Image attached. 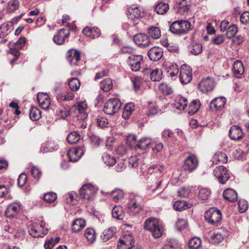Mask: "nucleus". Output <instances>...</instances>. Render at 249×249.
I'll return each mask as SVG.
<instances>
[{"label": "nucleus", "instance_id": "a19ab883", "mask_svg": "<svg viewBox=\"0 0 249 249\" xmlns=\"http://www.w3.org/2000/svg\"><path fill=\"white\" fill-rule=\"evenodd\" d=\"M189 49L190 52L194 55H198L202 51V46L197 43H192L189 46Z\"/></svg>", "mask_w": 249, "mask_h": 249}, {"label": "nucleus", "instance_id": "412c9836", "mask_svg": "<svg viewBox=\"0 0 249 249\" xmlns=\"http://www.w3.org/2000/svg\"><path fill=\"white\" fill-rule=\"evenodd\" d=\"M70 36L69 32L66 29H61L59 30L57 35L53 36L54 42L58 45H62L65 42V39Z\"/></svg>", "mask_w": 249, "mask_h": 249}, {"label": "nucleus", "instance_id": "393cba45", "mask_svg": "<svg viewBox=\"0 0 249 249\" xmlns=\"http://www.w3.org/2000/svg\"><path fill=\"white\" fill-rule=\"evenodd\" d=\"M233 70L234 75L236 78H241L245 71L242 62L240 60L235 61L233 64Z\"/></svg>", "mask_w": 249, "mask_h": 249}, {"label": "nucleus", "instance_id": "de8ad7c7", "mask_svg": "<svg viewBox=\"0 0 249 249\" xmlns=\"http://www.w3.org/2000/svg\"><path fill=\"white\" fill-rule=\"evenodd\" d=\"M102 159L105 163L109 166L113 165L116 163V160L114 157L107 153H104L102 156Z\"/></svg>", "mask_w": 249, "mask_h": 249}, {"label": "nucleus", "instance_id": "0e129e2a", "mask_svg": "<svg viewBox=\"0 0 249 249\" xmlns=\"http://www.w3.org/2000/svg\"><path fill=\"white\" fill-rule=\"evenodd\" d=\"M224 41V36L223 35H218L211 39V42L215 45H220Z\"/></svg>", "mask_w": 249, "mask_h": 249}, {"label": "nucleus", "instance_id": "13d9d810", "mask_svg": "<svg viewBox=\"0 0 249 249\" xmlns=\"http://www.w3.org/2000/svg\"><path fill=\"white\" fill-rule=\"evenodd\" d=\"M44 200L49 203L53 202L57 199V195L53 192H48L43 196Z\"/></svg>", "mask_w": 249, "mask_h": 249}, {"label": "nucleus", "instance_id": "79ce46f5", "mask_svg": "<svg viewBox=\"0 0 249 249\" xmlns=\"http://www.w3.org/2000/svg\"><path fill=\"white\" fill-rule=\"evenodd\" d=\"M84 236L87 238L89 242L92 243L96 239V234L95 231L92 228L87 229L84 233Z\"/></svg>", "mask_w": 249, "mask_h": 249}, {"label": "nucleus", "instance_id": "a211bd4d", "mask_svg": "<svg viewBox=\"0 0 249 249\" xmlns=\"http://www.w3.org/2000/svg\"><path fill=\"white\" fill-rule=\"evenodd\" d=\"M148 55L151 60L158 61L163 56V50L159 47H154L149 50Z\"/></svg>", "mask_w": 249, "mask_h": 249}, {"label": "nucleus", "instance_id": "f704fd0d", "mask_svg": "<svg viewBox=\"0 0 249 249\" xmlns=\"http://www.w3.org/2000/svg\"><path fill=\"white\" fill-rule=\"evenodd\" d=\"M166 69L167 72L172 77L177 75L179 71V67L178 65L170 63L167 64Z\"/></svg>", "mask_w": 249, "mask_h": 249}, {"label": "nucleus", "instance_id": "aec40b11", "mask_svg": "<svg viewBox=\"0 0 249 249\" xmlns=\"http://www.w3.org/2000/svg\"><path fill=\"white\" fill-rule=\"evenodd\" d=\"M244 133L238 125L232 126L229 130V137L233 140H239L243 138Z\"/></svg>", "mask_w": 249, "mask_h": 249}, {"label": "nucleus", "instance_id": "473e14b6", "mask_svg": "<svg viewBox=\"0 0 249 249\" xmlns=\"http://www.w3.org/2000/svg\"><path fill=\"white\" fill-rule=\"evenodd\" d=\"M149 36L154 39L159 38L161 36V31L160 28L156 26H151L147 30Z\"/></svg>", "mask_w": 249, "mask_h": 249}, {"label": "nucleus", "instance_id": "58836bf2", "mask_svg": "<svg viewBox=\"0 0 249 249\" xmlns=\"http://www.w3.org/2000/svg\"><path fill=\"white\" fill-rule=\"evenodd\" d=\"M113 83L110 78H106L100 83V89L104 91H108L112 89Z\"/></svg>", "mask_w": 249, "mask_h": 249}, {"label": "nucleus", "instance_id": "4be33fe9", "mask_svg": "<svg viewBox=\"0 0 249 249\" xmlns=\"http://www.w3.org/2000/svg\"><path fill=\"white\" fill-rule=\"evenodd\" d=\"M83 34L91 39L98 37L101 35L100 30L97 27H86L83 30Z\"/></svg>", "mask_w": 249, "mask_h": 249}, {"label": "nucleus", "instance_id": "bb28decb", "mask_svg": "<svg viewBox=\"0 0 249 249\" xmlns=\"http://www.w3.org/2000/svg\"><path fill=\"white\" fill-rule=\"evenodd\" d=\"M188 102L187 98L182 96H178L176 97L174 103V106L177 109L184 110L188 105Z\"/></svg>", "mask_w": 249, "mask_h": 249}, {"label": "nucleus", "instance_id": "cd10ccee", "mask_svg": "<svg viewBox=\"0 0 249 249\" xmlns=\"http://www.w3.org/2000/svg\"><path fill=\"white\" fill-rule=\"evenodd\" d=\"M86 225L84 219L78 218L73 221L71 225V230L73 232H77L83 229Z\"/></svg>", "mask_w": 249, "mask_h": 249}, {"label": "nucleus", "instance_id": "680f3d73", "mask_svg": "<svg viewBox=\"0 0 249 249\" xmlns=\"http://www.w3.org/2000/svg\"><path fill=\"white\" fill-rule=\"evenodd\" d=\"M76 194L75 192H70L66 195L67 202L72 205H75L77 203V200L75 198Z\"/></svg>", "mask_w": 249, "mask_h": 249}, {"label": "nucleus", "instance_id": "37998d69", "mask_svg": "<svg viewBox=\"0 0 249 249\" xmlns=\"http://www.w3.org/2000/svg\"><path fill=\"white\" fill-rule=\"evenodd\" d=\"M151 180L152 181V184L150 187V190L152 192H155L160 186L162 179L160 176L158 178H156L154 177V175H152Z\"/></svg>", "mask_w": 249, "mask_h": 249}, {"label": "nucleus", "instance_id": "7ed1b4c3", "mask_svg": "<svg viewBox=\"0 0 249 249\" xmlns=\"http://www.w3.org/2000/svg\"><path fill=\"white\" fill-rule=\"evenodd\" d=\"M204 217L209 224L217 226L221 221L222 213L217 208H212L205 212Z\"/></svg>", "mask_w": 249, "mask_h": 249}, {"label": "nucleus", "instance_id": "774afa93", "mask_svg": "<svg viewBox=\"0 0 249 249\" xmlns=\"http://www.w3.org/2000/svg\"><path fill=\"white\" fill-rule=\"evenodd\" d=\"M19 6V2L18 0H10L8 5V8L10 11H14Z\"/></svg>", "mask_w": 249, "mask_h": 249}, {"label": "nucleus", "instance_id": "864d4df0", "mask_svg": "<svg viewBox=\"0 0 249 249\" xmlns=\"http://www.w3.org/2000/svg\"><path fill=\"white\" fill-rule=\"evenodd\" d=\"M150 145H151L153 154H157L158 153L160 152L163 148L162 143L158 141H151V144Z\"/></svg>", "mask_w": 249, "mask_h": 249}, {"label": "nucleus", "instance_id": "6ab92c4d", "mask_svg": "<svg viewBox=\"0 0 249 249\" xmlns=\"http://www.w3.org/2000/svg\"><path fill=\"white\" fill-rule=\"evenodd\" d=\"M36 98L41 108L44 109L48 108L51 104V99L47 94L43 92L39 93L37 95Z\"/></svg>", "mask_w": 249, "mask_h": 249}, {"label": "nucleus", "instance_id": "e2e57ef3", "mask_svg": "<svg viewBox=\"0 0 249 249\" xmlns=\"http://www.w3.org/2000/svg\"><path fill=\"white\" fill-rule=\"evenodd\" d=\"M31 175L35 178L39 179L42 175V172L37 166H33L31 169Z\"/></svg>", "mask_w": 249, "mask_h": 249}, {"label": "nucleus", "instance_id": "9b49d317", "mask_svg": "<svg viewBox=\"0 0 249 249\" xmlns=\"http://www.w3.org/2000/svg\"><path fill=\"white\" fill-rule=\"evenodd\" d=\"M142 60V55L131 54L128 56L126 61L132 71H138L141 69Z\"/></svg>", "mask_w": 249, "mask_h": 249}, {"label": "nucleus", "instance_id": "7c9ffc66", "mask_svg": "<svg viewBox=\"0 0 249 249\" xmlns=\"http://www.w3.org/2000/svg\"><path fill=\"white\" fill-rule=\"evenodd\" d=\"M200 102L198 99L193 100L189 104L188 113L190 115H192L199 110L200 107Z\"/></svg>", "mask_w": 249, "mask_h": 249}, {"label": "nucleus", "instance_id": "a18cd8bd", "mask_svg": "<svg viewBox=\"0 0 249 249\" xmlns=\"http://www.w3.org/2000/svg\"><path fill=\"white\" fill-rule=\"evenodd\" d=\"M115 233L113 229H107L103 231L101 235V237L104 242H106L110 239Z\"/></svg>", "mask_w": 249, "mask_h": 249}, {"label": "nucleus", "instance_id": "5fc2aeb1", "mask_svg": "<svg viewBox=\"0 0 249 249\" xmlns=\"http://www.w3.org/2000/svg\"><path fill=\"white\" fill-rule=\"evenodd\" d=\"M224 239V236L220 233H215L210 238V243L213 244H218Z\"/></svg>", "mask_w": 249, "mask_h": 249}, {"label": "nucleus", "instance_id": "f03ea898", "mask_svg": "<svg viewBox=\"0 0 249 249\" xmlns=\"http://www.w3.org/2000/svg\"><path fill=\"white\" fill-rule=\"evenodd\" d=\"M191 27V23L187 20H177L170 26V31L177 35L182 36L188 33Z\"/></svg>", "mask_w": 249, "mask_h": 249}, {"label": "nucleus", "instance_id": "4468645a", "mask_svg": "<svg viewBox=\"0 0 249 249\" xmlns=\"http://www.w3.org/2000/svg\"><path fill=\"white\" fill-rule=\"evenodd\" d=\"M135 43L138 46L146 48L148 47L150 43L149 37L145 34H138L133 37Z\"/></svg>", "mask_w": 249, "mask_h": 249}, {"label": "nucleus", "instance_id": "6e6d98bb", "mask_svg": "<svg viewBox=\"0 0 249 249\" xmlns=\"http://www.w3.org/2000/svg\"><path fill=\"white\" fill-rule=\"evenodd\" d=\"M201 241L198 237L192 238L188 243V246L191 249H197L201 245Z\"/></svg>", "mask_w": 249, "mask_h": 249}, {"label": "nucleus", "instance_id": "1a4fd4ad", "mask_svg": "<svg viewBox=\"0 0 249 249\" xmlns=\"http://www.w3.org/2000/svg\"><path fill=\"white\" fill-rule=\"evenodd\" d=\"M96 190L91 184H86L82 186L79 190V195L81 198L88 200L92 198Z\"/></svg>", "mask_w": 249, "mask_h": 249}, {"label": "nucleus", "instance_id": "338daca9", "mask_svg": "<svg viewBox=\"0 0 249 249\" xmlns=\"http://www.w3.org/2000/svg\"><path fill=\"white\" fill-rule=\"evenodd\" d=\"M27 180V176L25 173H21L18 177V185L21 187L23 186Z\"/></svg>", "mask_w": 249, "mask_h": 249}, {"label": "nucleus", "instance_id": "4c0bfd02", "mask_svg": "<svg viewBox=\"0 0 249 249\" xmlns=\"http://www.w3.org/2000/svg\"><path fill=\"white\" fill-rule=\"evenodd\" d=\"M152 140L148 138H142L138 141L137 149L144 150L151 144Z\"/></svg>", "mask_w": 249, "mask_h": 249}, {"label": "nucleus", "instance_id": "8fccbe9b", "mask_svg": "<svg viewBox=\"0 0 249 249\" xmlns=\"http://www.w3.org/2000/svg\"><path fill=\"white\" fill-rule=\"evenodd\" d=\"M138 142L137 137L135 135L131 134L127 136L126 143L130 148L137 149Z\"/></svg>", "mask_w": 249, "mask_h": 249}, {"label": "nucleus", "instance_id": "b1692460", "mask_svg": "<svg viewBox=\"0 0 249 249\" xmlns=\"http://www.w3.org/2000/svg\"><path fill=\"white\" fill-rule=\"evenodd\" d=\"M127 15L129 18L134 20L142 17V12L138 6L133 4L127 8Z\"/></svg>", "mask_w": 249, "mask_h": 249}, {"label": "nucleus", "instance_id": "69168bd1", "mask_svg": "<svg viewBox=\"0 0 249 249\" xmlns=\"http://www.w3.org/2000/svg\"><path fill=\"white\" fill-rule=\"evenodd\" d=\"M122 240V242H124L127 244H129L132 246L134 244V239L133 236L131 235V233H128V234H124L123 236L120 239Z\"/></svg>", "mask_w": 249, "mask_h": 249}, {"label": "nucleus", "instance_id": "39448f33", "mask_svg": "<svg viewBox=\"0 0 249 249\" xmlns=\"http://www.w3.org/2000/svg\"><path fill=\"white\" fill-rule=\"evenodd\" d=\"M121 106V102L119 99L110 98L105 103L103 110L106 114L112 115L118 111Z\"/></svg>", "mask_w": 249, "mask_h": 249}, {"label": "nucleus", "instance_id": "ddd939ff", "mask_svg": "<svg viewBox=\"0 0 249 249\" xmlns=\"http://www.w3.org/2000/svg\"><path fill=\"white\" fill-rule=\"evenodd\" d=\"M198 160L194 155H190L184 160L183 169L185 171L191 172L196 169L198 166Z\"/></svg>", "mask_w": 249, "mask_h": 249}, {"label": "nucleus", "instance_id": "3c124183", "mask_svg": "<svg viewBox=\"0 0 249 249\" xmlns=\"http://www.w3.org/2000/svg\"><path fill=\"white\" fill-rule=\"evenodd\" d=\"M69 86L72 91H77L80 87V82L76 78H71L69 80Z\"/></svg>", "mask_w": 249, "mask_h": 249}, {"label": "nucleus", "instance_id": "603ef678", "mask_svg": "<svg viewBox=\"0 0 249 249\" xmlns=\"http://www.w3.org/2000/svg\"><path fill=\"white\" fill-rule=\"evenodd\" d=\"M226 31L227 37L230 39L236 34L238 31V28L235 25L231 24L228 26V28Z\"/></svg>", "mask_w": 249, "mask_h": 249}, {"label": "nucleus", "instance_id": "ea45409f", "mask_svg": "<svg viewBox=\"0 0 249 249\" xmlns=\"http://www.w3.org/2000/svg\"><path fill=\"white\" fill-rule=\"evenodd\" d=\"M162 77V71L159 69H156L150 71V79L152 81H160Z\"/></svg>", "mask_w": 249, "mask_h": 249}, {"label": "nucleus", "instance_id": "c9c22d12", "mask_svg": "<svg viewBox=\"0 0 249 249\" xmlns=\"http://www.w3.org/2000/svg\"><path fill=\"white\" fill-rule=\"evenodd\" d=\"M29 116L32 120L37 121L40 118L41 112L38 108L32 107L30 109Z\"/></svg>", "mask_w": 249, "mask_h": 249}, {"label": "nucleus", "instance_id": "6e6552de", "mask_svg": "<svg viewBox=\"0 0 249 249\" xmlns=\"http://www.w3.org/2000/svg\"><path fill=\"white\" fill-rule=\"evenodd\" d=\"M213 173L218 181L222 184H225L230 178L229 171L225 166L222 165L215 167Z\"/></svg>", "mask_w": 249, "mask_h": 249}, {"label": "nucleus", "instance_id": "0eeeda50", "mask_svg": "<svg viewBox=\"0 0 249 249\" xmlns=\"http://www.w3.org/2000/svg\"><path fill=\"white\" fill-rule=\"evenodd\" d=\"M127 212L132 215L140 213L143 209V205L139 198L135 197L130 199L127 204Z\"/></svg>", "mask_w": 249, "mask_h": 249}, {"label": "nucleus", "instance_id": "20e7f679", "mask_svg": "<svg viewBox=\"0 0 249 249\" xmlns=\"http://www.w3.org/2000/svg\"><path fill=\"white\" fill-rule=\"evenodd\" d=\"M28 231L30 235L34 238L43 237L48 233V230L45 228V223L40 224L33 223L28 227Z\"/></svg>", "mask_w": 249, "mask_h": 249}, {"label": "nucleus", "instance_id": "052dcab7", "mask_svg": "<svg viewBox=\"0 0 249 249\" xmlns=\"http://www.w3.org/2000/svg\"><path fill=\"white\" fill-rule=\"evenodd\" d=\"M111 196L112 200L115 202H117L123 197L124 193L120 189L114 190L111 192Z\"/></svg>", "mask_w": 249, "mask_h": 249}, {"label": "nucleus", "instance_id": "4d7b16f0", "mask_svg": "<svg viewBox=\"0 0 249 249\" xmlns=\"http://www.w3.org/2000/svg\"><path fill=\"white\" fill-rule=\"evenodd\" d=\"M211 191L207 188H201L199 189L198 197L200 199L205 200L210 196Z\"/></svg>", "mask_w": 249, "mask_h": 249}, {"label": "nucleus", "instance_id": "a878e982", "mask_svg": "<svg viewBox=\"0 0 249 249\" xmlns=\"http://www.w3.org/2000/svg\"><path fill=\"white\" fill-rule=\"evenodd\" d=\"M223 196L225 199L231 202H235L237 200V193L231 188L226 189L223 193Z\"/></svg>", "mask_w": 249, "mask_h": 249}, {"label": "nucleus", "instance_id": "c03bdc74", "mask_svg": "<svg viewBox=\"0 0 249 249\" xmlns=\"http://www.w3.org/2000/svg\"><path fill=\"white\" fill-rule=\"evenodd\" d=\"M74 97V93L71 91L62 93L58 94L57 96V100L59 101H68L72 100Z\"/></svg>", "mask_w": 249, "mask_h": 249}, {"label": "nucleus", "instance_id": "dca6fc26", "mask_svg": "<svg viewBox=\"0 0 249 249\" xmlns=\"http://www.w3.org/2000/svg\"><path fill=\"white\" fill-rule=\"evenodd\" d=\"M13 29L12 23L5 22L0 26V38H3L0 40V43L7 41V39L4 38L11 32Z\"/></svg>", "mask_w": 249, "mask_h": 249}, {"label": "nucleus", "instance_id": "09e8293b", "mask_svg": "<svg viewBox=\"0 0 249 249\" xmlns=\"http://www.w3.org/2000/svg\"><path fill=\"white\" fill-rule=\"evenodd\" d=\"M80 139V135L75 131L70 133L67 138V141L71 144H74L79 142Z\"/></svg>", "mask_w": 249, "mask_h": 249}, {"label": "nucleus", "instance_id": "49530a36", "mask_svg": "<svg viewBox=\"0 0 249 249\" xmlns=\"http://www.w3.org/2000/svg\"><path fill=\"white\" fill-rule=\"evenodd\" d=\"M123 208L119 205L115 206L112 210V216L117 219H123Z\"/></svg>", "mask_w": 249, "mask_h": 249}, {"label": "nucleus", "instance_id": "2eb2a0df", "mask_svg": "<svg viewBox=\"0 0 249 249\" xmlns=\"http://www.w3.org/2000/svg\"><path fill=\"white\" fill-rule=\"evenodd\" d=\"M85 151L84 147H74L68 152L67 155L70 161L75 162L81 158Z\"/></svg>", "mask_w": 249, "mask_h": 249}, {"label": "nucleus", "instance_id": "5701e85b", "mask_svg": "<svg viewBox=\"0 0 249 249\" xmlns=\"http://www.w3.org/2000/svg\"><path fill=\"white\" fill-rule=\"evenodd\" d=\"M20 207L21 205L18 203L9 204L5 211V215L10 218L15 216L20 210Z\"/></svg>", "mask_w": 249, "mask_h": 249}, {"label": "nucleus", "instance_id": "bf43d9fd", "mask_svg": "<svg viewBox=\"0 0 249 249\" xmlns=\"http://www.w3.org/2000/svg\"><path fill=\"white\" fill-rule=\"evenodd\" d=\"M159 88L160 90L164 94L169 95L173 92L172 89L166 83H161L159 85Z\"/></svg>", "mask_w": 249, "mask_h": 249}, {"label": "nucleus", "instance_id": "e433bc0d", "mask_svg": "<svg viewBox=\"0 0 249 249\" xmlns=\"http://www.w3.org/2000/svg\"><path fill=\"white\" fill-rule=\"evenodd\" d=\"M213 161H217L221 163H226L228 161V156L226 154L222 152H217L213 156Z\"/></svg>", "mask_w": 249, "mask_h": 249}, {"label": "nucleus", "instance_id": "f257e3e1", "mask_svg": "<svg viewBox=\"0 0 249 249\" xmlns=\"http://www.w3.org/2000/svg\"><path fill=\"white\" fill-rule=\"evenodd\" d=\"M144 229L151 232L155 238L161 236L163 232V228L159 223L158 219L154 217L148 218L144 222Z\"/></svg>", "mask_w": 249, "mask_h": 249}, {"label": "nucleus", "instance_id": "f3484780", "mask_svg": "<svg viewBox=\"0 0 249 249\" xmlns=\"http://www.w3.org/2000/svg\"><path fill=\"white\" fill-rule=\"evenodd\" d=\"M226 103V99L223 97L215 98L210 103V107L211 110H220L224 107Z\"/></svg>", "mask_w": 249, "mask_h": 249}, {"label": "nucleus", "instance_id": "c85d7f7f", "mask_svg": "<svg viewBox=\"0 0 249 249\" xmlns=\"http://www.w3.org/2000/svg\"><path fill=\"white\" fill-rule=\"evenodd\" d=\"M169 9V6L167 3L163 1L159 2L155 7V11L159 15L166 14Z\"/></svg>", "mask_w": 249, "mask_h": 249}, {"label": "nucleus", "instance_id": "c756f323", "mask_svg": "<svg viewBox=\"0 0 249 249\" xmlns=\"http://www.w3.org/2000/svg\"><path fill=\"white\" fill-rule=\"evenodd\" d=\"M192 204L184 200H177L174 204V208L176 211H182L191 208Z\"/></svg>", "mask_w": 249, "mask_h": 249}, {"label": "nucleus", "instance_id": "423d86ee", "mask_svg": "<svg viewBox=\"0 0 249 249\" xmlns=\"http://www.w3.org/2000/svg\"><path fill=\"white\" fill-rule=\"evenodd\" d=\"M215 85L216 82L214 79L208 76L201 80L198 85V89L202 93L207 94L212 92Z\"/></svg>", "mask_w": 249, "mask_h": 249}, {"label": "nucleus", "instance_id": "72a5a7b5", "mask_svg": "<svg viewBox=\"0 0 249 249\" xmlns=\"http://www.w3.org/2000/svg\"><path fill=\"white\" fill-rule=\"evenodd\" d=\"M180 246L178 242L174 239H170L166 241L162 249H180Z\"/></svg>", "mask_w": 249, "mask_h": 249}, {"label": "nucleus", "instance_id": "f8f14e48", "mask_svg": "<svg viewBox=\"0 0 249 249\" xmlns=\"http://www.w3.org/2000/svg\"><path fill=\"white\" fill-rule=\"evenodd\" d=\"M179 79L182 84H186L190 83L192 79V69L186 65L181 66L179 73Z\"/></svg>", "mask_w": 249, "mask_h": 249}, {"label": "nucleus", "instance_id": "2f4dec72", "mask_svg": "<svg viewBox=\"0 0 249 249\" xmlns=\"http://www.w3.org/2000/svg\"><path fill=\"white\" fill-rule=\"evenodd\" d=\"M134 109L135 105L133 103H127L124 108V110L122 114L123 118L125 120L129 119Z\"/></svg>", "mask_w": 249, "mask_h": 249}, {"label": "nucleus", "instance_id": "9d476101", "mask_svg": "<svg viewBox=\"0 0 249 249\" xmlns=\"http://www.w3.org/2000/svg\"><path fill=\"white\" fill-rule=\"evenodd\" d=\"M67 59L71 66H80L83 64L80 53L74 49L70 50L67 53Z\"/></svg>", "mask_w": 249, "mask_h": 249}]
</instances>
